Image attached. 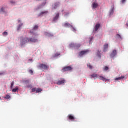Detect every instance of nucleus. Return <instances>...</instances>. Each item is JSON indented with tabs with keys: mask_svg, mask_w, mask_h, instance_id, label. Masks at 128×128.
<instances>
[{
	"mask_svg": "<svg viewBox=\"0 0 128 128\" xmlns=\"http://www.w3.org/2000/svg\"><path fill=\"white\" fill-rule=\"evenodd\" d=\"M97 56L99 58L101 57L100 52L99 50H98L97 52Z\"/></svg>",
	"mask_w": 128,
	"mask_h": 128,
	"instance_id": "24",
	"label": "nucleus"
},
{
	"mask_svg": "<svg viewBox=\"0 0 128 128\" xmlns=\"http://www.w3.org/2000/svg\"><path fill=\"white\" fill-rule=\"evenodd\" d=\"M87 66H88L90 70H92L93 68L92 66L90 64H87Z\"/></svg>",
	"mask_w": 128,
	"mask_h": 128,
	"instance_id": "23",
	"label": "nucleus"
},
{
	"mask_svg": "<svg viewBox=\"0 0 128 128\" xmlns=\"http://www.w3.org/2000/svg\"><path fill=\"white\" fill-rule=\"evenodd\" d=\"M18 90V88L16 86V87L15 88L12 90V92H16Z\"/></svg>",
	"mask_w": 128,
	"mask_h": 128,
	"instance_id": "18",
	"label": "nucleus"
},
{
	"mask_svg": "<svg viewBox=\"0 0 128 128\" xmlns=\"http://www.w3.org/2000/svg\"><path fill=\"white\" fill-rule=\"evenodd\" d=\"M42 90L40 88H37L36 90V93H40V92Z\"/></svg>",
	"mask_w": 128,
	"mask_h": 128,
	"instance_id": "22",
	"label": "nucleus"
},
{
	"mask_svg": "<svg viewBox=\"0 0 128 128\" xmlns=\"http://www.w3.org/2000/svg\"><path fill=\"white\" fill-rule=\"evenodd\" d=\"M72 66H66L64 67L63 69H62V72H68V71H70L72 70Z\"/></svg>",
	"mask_w": 128,
	"mask_h": 128,
	"instance_id": "5",
	"label": "nucleus"
},
{
	"mask_svg": "<svg viewBox=\"0 0 128 128\" xmlns=\"http://www.w3.org/2000/svg\"><path fill=\"white\" fill-rule=\"evenodd\" d=\"M68 120H71L72 122H74V120H76V118L72 115H69L68 116Z\"/></svg>",
	"mask_w": 128,
	"mask_h": 128,
	"instance_id": "9",
	"label": "nucleus"
},
{
	"mask_svg": "<svg viewBox=\"0 0 128 128\" xmlns=\"http://www.w3.org/2000/svg\"><path fill=\"white\" fill-rule=\"evenodd\" d=\"M70 48H74L75 49H79L80 46H81V44H70Z\"/></svg>",
	"mask_w": 128,
	"mask_h": 128,
	"instance_id": "4",
	"label": "nucleus"
},
{
	"mask_svg": "<svg viewBox=\"0 0 128 128\" xmlns=\"http://www.w3.org/2000/svg\"><path fill=\"white\" fill-rule=\"evenodd\" d=\"M109 48V45L108 44H106L104 46V52H106V51H108V49Z\"/></svg>",
	"mask_w": 128,
	"mask_h": 128,
	"instance_id": "10",
	"label": "nucleus"
},
{
	"mask_svg": "<svg viewBox=\"0 0 128 128\" xmlns=\"http://www.w3.org/2000/svg\"><path fill=\"white\" fill-rule=\"evenodd\" d=\"M10 4H15V2L14 1H10Z\"/></svg>",
	"mask_w": 128,
	"mask_h": 128,
	"instance_id": "37",
	"label": "nucleus"
},
{
	"mask_svg": "<svg viewBox=\"0 0 128 128\" xmlns=\"http://www.w3.org/2000/svg\"><path fill=\"white\" fill-rule=\"evenodd\" d=\"M38 26H36L30 32V34H31L32 36H34V38L36 37V33H34V31L38 30Z\"/></svg>",
	"mask_w": 128,
	"mask_h": 128,
	"instance_id": "3",
	"label": "nucleus"
},
{
	"mask_svg": "<svg viewBox=\"0 0 128 128\" xmlns=\"http://www.w3.org/2000/svg\"><path fill=\"white\" fill-rule=\"evenodd\" d=\"M29 73H30V74H31L32 75H33L34 72H33V71H32V70H29Z\"/></svg>",
	"mask_w": 128,
	"mask_h": 128,
	"instance_id": "34",
	"label": "nucleus"
},
{
	"mask_svg": "<svg viewBox=\"0 0 128 128\" xmlns=\"http://www.w3.org/2000/svg\"><path fill=\"white\" fill-rule=\"evenodd\" d=\"M100 28V24H96L95 28V32H96Z\"/></svg>",
	"mask_w": 128,
	"mask_h": 128,
	"instance_id": "12",
	"label": "nucleus"
},
{
	"mask_svg": "<svg viewBox=\"0 0 128 128\" xmlns=\"http://www.w3.org/2000/svg\"><path fill=\"white\" fill-rule=\"evenodd\" d=\"M117 37L118 38H120L121 40H122V37L121 36L120 34H117Z\"/></svg>",
	"mask_w": 128,
	"mask_h": 128,
	"instance_id": "33",
	"label": "nucleus"
},
{
	"mask_svg": "<svg viewBox=\"0 0 128 128\" xmlns=\"http://www.w3.org/2000/svg\"><path fill=\"white\" fill-rule=\"evenodd\" d=\"M0 12H4V8H2L0 9Z\"/></svg>",
	"mask_w": 128,
	"mask_h": 128,
	"instance_id": "31",
	"label": "nucleus"
},
{
	"mask_svg": "<svg viewBox=\"0 0 128 128\" xmlns=\"http://www.w3.org/2000/svg\"><path fill=\"white\" fill-rule=\"evenodd\" d=\"M23 26V24H20L18 26V30H20V28L22 26Z\"/></svg>",
	"mask_w": 128,
	"mask_h": 128,
	"instance_id": "27",
	"label": "nucleus"
},
{
	"mask_svg": "<svg viewBox=\"0 0 128 128\" xmlns=\"http://www.w3.org/2000/svg\"><path fill=\"white\" fill-rule=\"evenodd\" d=\"M14 84H15L14 82H12V85H11V89L12 88H13L14 86Z\"/></svg>",
	"mask_w": 128,
	"mask_h": 128,
	"instance_id": "30",
	"label": "nucleus"
},
{
	"mask_svg": "<svg viewBox=\"0 0 128 128\" xmlns=\"http://www.w3.org/2000/svg\"><path fill=\"white\" fill-rule=\"evenodd\" d=\"M89 52H90V51L88 50L82 51V52H80V54H79V56H84V55L88 54Z\"/></svg>",
	"mask_w": 128,
	"mask_h": 128,
	"instance_id": "6",
	"label": "nucleus"
},
{
	"mask_svg": "<svg viewBox=\"0 0 128 128\" xmlns=\"http://www.w3.org/2000/svg\"><path fill=\"white\" fill-rule=\"evenodd\" d=\"M39 68L40 70H50V66H48L47 64H40L39 66Z\"/></svg>",
	"mask_w": 128,
	"mask_h": 128,
	"instance_id": "2",
	"label": "nucleus"
},
{
	"mask_svg": "<svg viewBox=\"0 0 128 128\" xmlns=\"http://www.w3.org/2000/svg\"><path fill=\"white\" fill-rule=\"evenodd\" d=\"M126 1V0H122V4H124V2Z\"/></svg>",
	"mask_w": 128,
	"mask_h": 128,
	"instance_id": "36",
	"label": "nucleus"
},
{
	"mask_svg": "<svg viewBox=\"0 0 128 128\" xmlns=\"http://www.w3.org/2000/svg\"><path fill=\"white\" fill-rule=\"evenodd\" d=\"M108 69H109V68H108V66H106L105 68H104V70L107 71V70H108Z\"/></svg>",
	"mask_w": 128,
	"mask_h": 128,
	"instance_id": "32",
	"label": "nucleus"
},
{
	"mask_svg": "<svg viewBox=\"0 0 128 128\" xmlns=\"http://www.w3.org/2000/svg\"><path fill=\"white\" fill-rule=\"evenodd\" d=\"M11 98L10 96L9 95L6 96V97L4 98L6 100H9Z\"/></svg>",
	"mask_w": 128,
	"mask_h": 128,
	"instance_id": "25",
	"label": "nucleus"
},
{
	"mask_svg": "<svg viewBox=\"0 0 128 128\" xmlns=\"http://www.w3.org/2000/svg\"><path fill=\"white\" fill-rule=\"evenodd\" d=\"M114 9H112L110 11V15H112L114 14Z\"/></svg>",
	"mask_w": 128,
	"mask_h": 128,
	"instance_id": "29",
	"label": "nucleus"
},
{
	"mask_svg": "<svg viewBox=\"0 0 128 128\" xmlns=\"http://www.w3.org/2000/svg\"><path fill=\"white\" fill-rule=\"evenodd\" d=\"M42 8V6H40L38 7H37V8L36 9V10H38L40 9H41V8Z\"/></svg>",
	"mask_w": 128,
	"mask_h": 128,
	"instance_id": "26",
	"label": "nucleus"
},
{
	"mask_svg": "<svg viewBox=\"0 0 128 128\" xmlns=\"http://www.w3.org/2000/svg\"><path fill=\"white\" fill-rule=\"evenodd\" d=\"M106 81L109 82V81H110V80H108V79H106Z\"/></svg>",
	"mask_w": 128,
	"mask_h": 128,
	"instance_id": "39",
	"label": "nucleus"
},
{
	"mask_svg": "<svg viewBox=\"0 0 128 128\" xmlns=\"http://www.w3.org/2000/svg\"><path fill=\"white\" fill-rule=\"evenodd\" d=\"M36 2H40L42 1V0H36Z\"/></svg>",
	"mask_w": 128,
	"mask_h": 128,
	"instance_id": "38",
	"label": "nucleus"
},
{
	"mask_svg": "<svg viewBox=\"0 0 128 128\" xmlns=\"http://www.w3.org/2000/svg\"><path fill=\"white\" fill-rule=\"evenodd\" d=\"M117 54V51L116 50H114L110 54V57L113 58L116 56Z\"/></svg>",
	"mask_w": 128,
	"mask_h": 128,
	"instance_id": "8",
	"label": "nucleus"
},
{
	"mask_svg": "<svg viewBox=\"0 0 128 128\" xmlns=\"http://www.w3.org/2000/svg\"><path fill=\"white\" fill-rule=\"evenodd\" d=\"M60 4V2H56L53 6V10H56L57 8L59 6Z\"/></svg>",
	"mask_w": 128,
	"mask_h": 128,
	"instance_id": "11",
	"label": "nucleus"
},
{
	"mask_svg": "<svg viewBox=\"0 0 128 128\" xmlns=\"http://www.w3.org/2000/svg\"><path fill=\"white\" fill-rule=\"evenodd\" d=\"M65 82H66L65 80H60L59 81H58V82H57V84L60 86L62 84H64Z\"/></svg>",
	"mask_w": 128,
	"mask_h": 128,
	"instance_id": "7",
	"label": "nucleus"
},
{
	"mask_svg": "<svg viewBox=\"0 0 128 128\" xmlns=\"http://www.w3.org/2000/svg\"><path fill=\"white\" fill-rule=\"evenodd\" d=\"M36 92V88H34L32 90V92Z\"/></svg>",
	"mask_w": 128,
	"mask_h": 128,
	"instance_id": "35",
	"label": "nucleus"
},
{
	"mask_svg": "<svg viewBox=\"0 0 128 128\" xmlns=\"http://www.w3.org/2000/svg\"><path fill=\"white\" fill-rule=\"evenodd\" d=\"M59 16H60V14H56V17L54 18L53 21L54 22L56 21L59 18Z\"/></svg>",
	"mask_w": 128,
	"mask_h": 128,
	"instance_id": "14",
	"label": "nucleus"
},
{
	"mask_svg": "<svg viewBox=\"0 0 128 128\" xmlns=\"http://www.w3.org/2000/svg\"><path fill=\"white\" fill-rule=\"evenodd\" d=\"M65 28H70L71 27V24H69L68 23H66L64 24Z\"/></svg>",
	"mask_w": 128,
	"mask_h": 128,
	"instance_id": "17",
	"label": "nucleus"
},
{
	"mask_svg": "<svg viewBox=\"0 0 128 128\" xmlns=\"http://www.w3.org/2000/svg\"><path fill=\"white\" fill-rule=\"evenodd\" d=\"M8 32H4V33H3V35H4V36H8Z\"/></svg>",
	"mask_w": 128,
	"mask_h": 128,
	"instance_id": "28",
	"label": "nucleus"
},
{
	"mask_svg": "<svg viewBox=\"0 0 128 128\" xmlns=\"http://www.w3.org/2000/svg\"><path fill=\"white\" fill-rule=\"evenodd\" d=\"M46 35L48 37H52L54 36V35L51 33H46Z\"/></svg>",
	"mask_w": 128,
	"mask_h": 128,
	"instance_id": "20",
	"label": "nucleus"
},
{
	"mask_svg": "<svg viewBox=\"0 0 128 128\" xmlns=\"http://www.w3.org/2000/svg\"><path fill=\"white\" fill-rule=\"evenodd\" d=\"M124 78V76H122L121 77H120L118 78H117L115 79V80L120 81V80H123Z\"/></svg>",
	"mask_w": 128,
	"mask_h": 128,
	"instance_id": "15",
	"label": "nucleus"
},
{
	"mask_svg": "<svg viewBox=\"0 0 128 128\" xmlns=\"http://www.w3.org/2000/svg\"><path fill=\"white\" fill-rule=\"evenodd\" d=\"M91 41H92V39H91Z\"/></svg>",
	"mask_w": 128,
	"mask_h": 128,
	"instance_id": "44",
	"label": "nucleus"
},
{
	"mask_svg": "<svg viewBox=\"0 0 128 128\" xmlns=\"http://www.w3.org/2000/svg\"><path fill=\"white\" fill-rule=\"evenodd\" d=\"M73 30H74V32L76 30L74 28H73Z\"/></svg>",
	"mask_w": 128,
	"mask_h": 128,
	"instance_id": "41",
	"label": "nucleus"
},
{
	"mask_svg": "<svg viewBox=\"0 0 128 128\" xmlns=\"http://www.w3.org/2000/svg\"><path fill=\"white\" fill-rule=\"evenodd\" d=\"M20 22V20H18V24Z\"/></svg>",
	"mask_w": 128,
	"mask_h": 128,
	"instance_id": "40",
	"label": "nucleus"
},
{
	"mask_svg": "<svg viewBox=\"0 0 128 128\" xmlns=\"http://www.w3.org/2000/svg\"><path fill=\"white\" fill-rule=\"evenodd\" d=\"M38 42V40L36 38H34V36H32V38H20V45L21 46H24L26 44H28L30 42L31 43H36Z\"/></svg>",
	"mask_w": 128,
	"mask_h": 128,
	"instance_id": "1",
	"label": "nucleus"
},
{
	"mask_svg": "<svg viewBox=\"0 0 128 128\" xmlns=\"http://www.w3.org/2000/svg\"><path fill=\"white\" fill-rule=\"evenodd\" d=\"M1 100H2V98L0 97V101H1Z\"/></svg>",
	"mask_w": 128,
	"mask_h": 128,
	"instance_id": "43",
	"label": "nucleus"
},
{
	"mask_svg": "<svg viewBox=\"0 0 128 128\" xmlns=\"http://www.w3.org/2000/svg\"><path fill=\"white\" fill-rule=\"evenodd\" d=\"M59 54H56V56H58Z\"/></svg>",
	"mask_w": 128,
	"mask_h": 128,
	"instance_id": "42",
	"label": "nucleus"
},
{
	"mask_svg": "<svg viewBox=\"0 0 128 128\" xmlns=\"http://www.w3.org/2000/svg\"><path fill=\"white\" fill-rule=\"evenodd\" d=\"M91 76L92 78H98V75L96 74H92Z\"/></svg>",
	"mask_w": 128,
	"mask_h": 128,
	"instance_id": "19",
	"label": "nucleus"
},
{
	"mask_svg": "<svg viewBox=\"0 0 128 128\" xmlns=\"http://www.w3.org/2000/svg\"><path fill=\"white\" fill-rule=\"evenodd\" d=\"M98 7V4H96V3H93V4H92V8L94 9Z\"/></svg>",
	"mask_w": 128,
	"mask_h": 128,
	"instance_id": "13",
	"label": "nucleus"
},
{
	"mask_svg": "<svg viewBox=\"0 0 128 128\" xmlns=\"http://www.w3.org/2000/svg\"><path fill=\"white\" fill-rule=\"evenodd\" d=\"M48 13V12H42L40 14V16H41L44 15V14H46Z\"/></svg>",
	"mask_w": 128,
	"mask_h": 128,
	"instance_id": "21",
	"label": "nucleus"
},
{
	"mask_svg": "<svg viewBox=\"0 0 128 128\" xmlns=\"http://www.w3.org/2000/svg\"><path fill=\"white\" fill-rule=\"evenodd\" d=\"M100 80H102L105 82H106V78H104L102 76H100Z\"/></svg>",
	"mask_w": 128,
	"mask_h": 128,
	"instance_id": "16",
	"label": "nucleus"
}]
</instances>
